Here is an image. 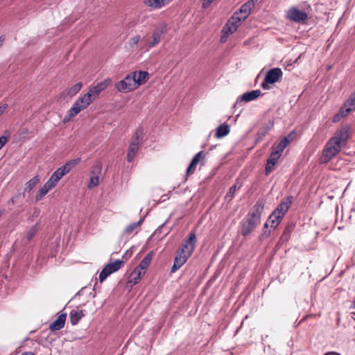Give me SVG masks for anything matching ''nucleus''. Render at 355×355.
Listing matches in <instances>:
<instances>
[{"label": "nucleus", "mask_w": 355, "mask_h": 355, "mask_svg": "<svg viewBox=\"0 0 355 355\" xmlns=\"http://www.w3.org/2000/svg\"><path fill=\"white\" fill-rule=\"evenodd\" d=\"M230 34H232V33L231 32V31H230L229 28L223 27V28L222 30V35H221V38H220L221 42H226L227 37H229V35Z\"/></svg>", "instance_id": "nucleus-34"}, {"label": "nucleus", "mask_w": 355, "mask_h": 355, "mask_svg": "<svg viewBox=\"0 0 355 355\" xmlns=\"http://www.w3.org/2000/svg\"><path fill=\"white\" fill-rule=\"evenodd\" d=\"M136 83L137 88L144 84L149 78V74L146 71H136L130 73Z\"/></svg>", "instance_id": "nucleus-15"}, {"label": "nucleus", "mask_w": 355, "mask_h": 355, "mask_svg": "<svg viewBox=\"0 0 355 355\" xmlns=\"http://www.w3.org/2000/svg\"><path fill=\"white\" fill-rule=\"evenodd\" d=\"M20 355H34V354L33 352H26L22 353Z\"/></svg>", "instance_id": "nucleus-44"}, {"label": "nucleus", "mask_w": 355, "mask_h": 355, "mask_svg": "<svg viewBox=\"0 0 355 355\" xmlns=\"http://www.w3.org/2000/svg\"><path fill=\"white\" fill-rule=\"evenodd\" d=\"M85 311L73 309L69 313V319L72 325H76L80 320L85 316Z\"/></svg>", "instance_id": "nucleus-22"}, {"label": "nucleus", "mask_w": 355, "mask_h": 355, "mask_svg": "<svg viewBox=\"0 0 355 355\" xmlns=\"http://www.w3.org/2000/svg\"><path fill=\"white\" fill-rule=\"evenodd\" d=\"M144 3L153 9H159L167 5L166 0H144Z\"/></svg>", "instance_id": "nucleus-27"}, {"label": "nucleus", "mask_w": 355, "mask_h": 355, "mask_svg": "<svg viewBox=\"0 0 355 355\" xmlns=\"http://www.w3.org/2000/svg\"><path fill=\"white\" fill-rule=\"evenodd\" d=\"M140 36L137 35L134 37H131L129 41V44L130 46H134L135 45L137 44L140 41Z\"/></svg>", "instance_id": "nucleus-38"}, {"label": "nucleus", "mask_w": 355, "mask_h": 355, "mask_svg": "<svg viewBox=\"0 0 355 355\" xmlns=\"http://www.w3.org/2000/svg\"><path fill=\"white\" fill-rule=\"evenodd\" d=\"M173 0H166V3L167 4L169 3L171 1H172Z\"/></svg>", "instance_id": "nucleus-46"}, {"label": "nucleus", "mask_w": 355, "mask_h": 355, "mask_svg": "<svg viewBox=\"0 0 355 355\" xmlns=\"http://www.w3.org/2000/svg\"><path fill=\"white\" fill-rule=\"evenodd\" d=\"M110 272L108 270V269L105 266L103 270H101V272H100L99 274V281L101 282H102L103 281H104L107 277V276H109L110 275Z\"/></svg>", "instance_id": "nucleus-37"}, {"label": "nucleus", "mask_w": 355, "mask_h": 355, "mask_svg": "<svg viewBox=\"0 0 355 355\" xmlns=\"http://www.w3.org/2000/svg\"><path fill=\"white\" fill-rule=\"evenodd\" d=\"M4 40H5V37L3 35L0 36V47L3 45Z\"/></svg>", "instance_id": "nucleus-43"}, {"label": "nucleus", "mask_w": 355, "mask_h": 355, "mask_svg": "<svg viewBox=\"0 0 355 355\" xmlns=\"http://www.w3.org/2000/svg\"><path fill=\"white\" fill-rule=\"evenodd\" d=\"M283 218V216L273 211L268 218L266 223L264 224V227H268L270 225L271 228L275 229L279 225Z\"/></svg>", "instance_id": "nucleus-17"}, {"label": "nucleus", "mask_w": 355, "mask_h": 355, "mask_svg": "<svg viewBox=\"0 0 355 355\" xmlns=\"http://www.w3.org/2000/svg\"><path fill=\"white\" fill-rule=\"evenodd\" d=\"M244 20L245 19H243L241 17L238 15V14L234 12L233 15L228 19L224 27L229 28L230 31H231V32L233 33L238 29V28L241 24V22Z\"/></svg>", "instance_id": "nucleus-14"}, {"label": "nucleus", "mask_w": 355, "mask_h": 355, "mask_svg": "<svg viewBox=\"0 0 355 355\" xmlns=\"http://www.w3.org/2000/svg\"><path fill=\"white\" fill-rule=\"evenodd\" d=\"M67 318V313H62L58 316L55 320H54L49 325V329L51 331H58L62 329L65 324Z\"/></svg>", "instance_id": "nucleus-18"}, {"label": "nucleus", "mask_w": 355, "mask_h": 355, "mask_svg": "<svg viewBox=\"0 0 355 355\" xmlns=\"http://www.w3.org/2000/svg\"><path fill=\"white\" fill-rule=\"evenodd\" d=\"M143 135V129L139 128L130 144L128 151L127 153V161L128 162H132L134 157L139 149L140 139Z\"/></svg>", "instance_id": "nucleus-7"}, {"label": "nucleus", "mask_w": 355, "mask_h": 355, "mask_svg": "<svg viewBox=\"0 0 355 355\" xmlns=\"http://www.w3.org/2000/svg\"><path fill=\"white\" fill-rule=\"evenodd\" d=\"M266 135V132H262L261 136H264Z\"/></svg>", "instance_id": "nucleus-48"}, {"label": "nucleus", "mask_w": 355, "mask_h": 355, "mask_svg": "<svg viewBox=\"0 0 355 355\" xmlns=\"http://www.w3.org/2000/svg\"><path fill=\"white\" fill-rule=\"evenodd\" d=\"M283 72L280 68L275 67L268 70L261 83V87L263 89H268L269 85L278 82L282 77Z\"/></svg>", "instance_id": "nucleus-6"}, {"label": "nucleus", "mask_w": 355, "mask_h": 355, "mask_svg": "<svg viewBox=\"0 0 355 355\" xmlns=\"http://www.w3.org/2000/svg\"><path fill=\"white\" fill-rule=\"evenodd\" d=\"M5 134H8V136L9 135V132L8 131H5Z\"/></svg>", "instance_id": "nucleus-47"}, {"label": "nucleus", "mask_w": 355, "mask_h": 355, "mask_svg": "<svg viewBox=\"0 0 355 355\" xmlns=\"http://www.w3.org/2000/svg\"><path fill=\"white\" fill-rule=\"evenodd\" d=\"M145 273L146 272L139 271V269L135 268L130 274L128 283L131 286L137 284Z\"/></svg>", "instance_id": "nucleus-23"}, {"label": "nucleus", "mask_w": 355, "mask_h": 355, "mask_svg": "<svg viewBox=\"0 0 355 355\" xmlns=\"http://www.w3.org/2000/svg\"><path fill=\"white\" fill-rule=\"evenodd\" d=\"M349 137L348 130L341 128L326 144L320 157L322 163H327L340 151Z\"/></svg>", "instance_id": "nucleus-1"}, {"label": "nucleus", "mask_w": 355, "mask_h": 355, "mask_svg": "<svg viewBox=\"0 0 355 355\" xmlns=\"http://www.w3.org/2000/svg\"><path fill=\"white\" fill-rule=\"evenodd\" d=\"M123 264V261L118 259L114 262L107 263L105 266V267L108 269V270L112 274V273L119 270Z\"/></svg>", "instance_id": "nucleus-29"}, {"label": "nucleus", "mask_w": 355, "mask_h": 355, "mask_svg": "<svg viewBox=\"0 0 355 355\" xmlns=\"http://www.w3.org/2000/svg\"><path fill=\"white\" fill-rule=\"evenodd\" d=\"M230 127L227 123H223L220 125L216 132V137L217 138H222L226 135H227L230 132Z\"/></svg>", "instance_id": "nucleus-28"}, {"label": "nucleus", "mask_w": 355, "mask_h": 355, "mask_svg": "<svg viewBox=\"0 0 355 355\" xmlns=\"http://www.w3.org/2000/svg\"><path fill=\"white\" fill-rule=\"evenodd\" d=\"M293 198V196H290L283 199L274 211L284 216L292 204Z\"/></svg>", "instance_id": "nucleus-16"}, {"label": "nucleus", "mask_w": 355, "mask_h": 355, "mask_svg": "<svg viewBox=\"0 0 355 355\" xmlns=\"http://www.w3.org/2000/svg\"><path fill=\"white\" fill-rule=\"evenodd\" d=\"M205 156L203 151H200L193 157L190 165L187 170V175H190L193 173L196 170L197 164L200 160Z\"/></svg>", "instance_id": "nucleus-21"}, {"label": "nucleus", "mask_w": 355, "mask_h": 355, "mask_svg": "<svg viewBox=\"0 0 355 355\" xmlns=\"http://www.w3.org/2000/svg\"><path fill=\"white\" fill-rule=\"evenodd\" d=\"M40 177L36 175L31 178L29 181H28L26 184V187L24 188L25 192H30L40 182Z\"/></svg>", "instance_id": "nucleus-30"}, {"label": "nucleus", "mask_w": 355, "mask_h": 355, "mask_svg": "<svg viewBox=\"0 0 355 355\" xmlns=\"http://www.w3.org/2000/svg\"><path fill=\"white\" fill-rule=\"evenodd\" d=\"M153 256V251L149 252L146 256L141 260L139 265L136 268L139 269V271L146 272L147 268L150 263Z\"/></svg>", "instance_id": "nucleus-26"}, {"label": "nucleus", "mask_w": 355, "mask_h": 355, "mask_svg": "<svg viewBox=\"0 0 355 355\" xmlns=\"http://www.w3.org/2000/svg\"><path fill=\"white\" fill-rule=\"evenodd\" d=\"M99 184V177L98 175H93L90 178L89 182L87 185L89 189H92Z\"/></svg>", "instance_id": "nucleus-33"}, {"label": "nucleus", "mask_w": 355, "mask_h": 355, "mask_svg": "<svg viewBox=\"0 0 355 355\" xmlns=\"http://www.w3.org/2000/svg\"><path fill=\"white\" fill-rule=\"evenodd\" d=\"M236 185L232 186L229 189L227 193L225 195V199L228 200H231L234 198V193L236 192Z\"/></svg>", "instance_id": "nucleus-36"}, {"label": "nucleus", "mask_w": 355, "mask_h": 355, "mask_svg": "<svg viewBox=\"0 0 355 355\" xmlns=\"http://www.w3.org/2000/svg\"><path fill=\"white\" fill-rule=\"evenodd\" d=\"M324 355H340V354L336 352H328L325 353Z\"/></svg>", "instance_id": "nucleus-41"}, {"label": "nucleus", "mask_w": 355, "mask_h": 355, "mask_svg": "<svg viewBox=\"0 0 355 355\" xmlns=\"http://www.w3.org/2000/svg\"><path fill=\"white\" fill-rule=\"evenodd\" d=\"M161 41V34L157 31L153 33V41L148 44L149 48H153Z\"/></svg>", "instance_id": "nucleus-31"}, {"label": "nucleus", "mask_w": 355, "mask_h": 355, "mask_svg": "<svg viewBox=\"0 0 355 355\" xmlns=\"http://www.w3.org/2000/svg\"><path fill=\"white\" fill-rule=\"evenodd\" d=\"M38 231L37 224L31 227L26 234L27 239L30 241Z\"/></svg>", "instance_id": "nucleus-35"}, {"label": "nucleus", "mask_w": 355, "mask_h": 355, "mask_svg": "<svg viewBox=\"0 0 355 355\" xmlns=\"http://www.w3.org/2000/svg\"><path fill=\"white\" fill-rule=\"evenodd\" d=\"M115 87L119 92L123 93H128L137 89L136 83H135L130 73L127 75L121 81L116 83Z\"/></svg>", "instance_id": "nucleus-9"}, {"label": "nucleus", "mask_w": 355, "mask_h": 355, "mask_svg": "<svg viewBox=\"0 0 355 355\" xmlns=\"http://www.w3.org/2000/svg\"><path fill=\"white\" fill-rule=\"evenodd\" d=\"M23 132H24V133H27L28 132V129L26 128V129L23 130Z\"/></svg>", "instance_id": "nucleus-45"}, {"label": "nucleus", "mask_w": 355, "mask_h": 355, "mask_svg": "<svg viewBox=\"0 0 355 355\" xmlns=\"http://www.w3.org/2000/svg\"><path fill=\"white\" fill-rule=\"evenodd\" d=\"M280 157L281 156L279 155L278 154L275 153L272 151L271 152L270 157L267 160L266 165V169H265L266 175H268L269 173H270V172L273 170L274 166L278 162Z\"/></svg>", "instance_id": "nucleus-19"}, {"label": "nucleus", "mask_w": 355, "mask_h": 355, "mask_svg": "<svg viewBox=\"0 0 355 355\" xmlns=\"http://www.w3.org/2000/svg\"><path fill=\"white\" fill-rule=\"evenodd\" d=\"M93 101L89 95L85 94L84 95L79 97L77 101L74 103L72 107L68 111L69 117H74L79 112L85 110Z\"/></svg>", "instance_id": "nucleus-5"}, {"label": "nucleus", "mask_w": 355, "mask_h": 355, "mask_svg": "<svg viewBox=\"0 0 355 355\" xmlns=\"http://www.w3.org/2000/svg\"><path fill=\"white\" fill-rule=\"evenodd\" d=\"M289 143L290 140L288 139V137H285L277 145L273 146L272 151L282 156V153L289 144Z\"/></svg>", "instance_id": "nucleus-25"}, {"label": "nucleus", "mask_w": 355, "mask_h": 355, "mask_svg": "<svg viewBox=\"0 0 355 355\" xmlns=\"http://www.w3.org/2000/svg\"><path fill=\"white\" fill-rule=\"evenodd\" d=\"M97 170H98V171H101V167H98V168H97Z\"/></svg>", "instance_id": "nucleus-49"}, {"label": "nucleus", "mask_w": 355, "mask_h": 355, "mask_svg": "<svg viewBox=\"0 0 355 355\" xmlns=\"http://www.w3.org/2000/svg\"><path fill=\"white\" fill-rule=\"evenodd\" d=\"M71 118V117H69V114H67V115L64 117L63 122L67 123V122L69 121Z\"/></svg>", "instance_id": "nucleus-42"}, {"label": "nucleus", "mask_w": 355, "mask_h": 355, "mask_svg": "<svg viewBox=\"0 0 355 355\" xmlns=\"http://www.w3.org/2000/svg\"><path fill=\"white\" fill-rule=\"evenodd\" d=\"M143 219L139 220L137 223H133L128 225L125 230L128 234H131L137 227H138L143 222Z\"/></svg>", "instance_id": "nucleus-32"}, {"label": "nucleus", "mask_w": 355, "mask_h": 355, "mask_svg": "<svg viewBox=\"0 0 355 355\" xmlns=\"http://www.w3.org/2000/svg\"><path fill=\"white\" fill-rule=\"evenodd\" d=\"M8 108V104H3L0 106V116L4 112V111Z\"/></svg>", "instance_id": "nucleus-40"}, {"label": "nucleus", "mask_w": 355, "mask_h": 355, "mask_svg": "<svg viewBox=\"0 0 355 355\" xmlns=\"http://www.w3.org/2000/svg\"><path fill=\"white\" fill-rule=\"evenodd\" d=\"M261 94V92L259 89L245 92L237 98L236 105L241 102H250L254 101L257 99Z\"/></svg>", "instance_id": "nucleus-13"}, {"label": "nucleus", "mask_w": 355, "mask_h": 355, "mask_svg": "<svg viewBox=\"0 0 355 355\" xmlns=\"http://www.w3.org/2000/svg\"><path fill=\"white\" fill-rule=\"evenodd\" d=\"M55 187V184L49 179V180L39 190L38 193L35 196V200L37 201L41 200L46 194Z\"/></svg>", "instance_id": "nucleus-20"}, {"label": "nucleus", "mask_w": 355, "mask_h": 355, "mask_svg": "<svg viewBox=\"0 0 355 355\" xmlns=\"http://www.w3.org/2000/svg\"><path fill=\"white\" fill-rule=\"evenodd\" d=\"M258 0H249L243 4L239 8V11L235 12L236 14H238L240 17H242L243 19H246L248 17L251 13L252 8H254L255 3Z\"/></svg>", "instance_id": "nucleus-12"}, {"label": "nucleus", "mask_w": 355, "mask_h": 355, "mask_svg": "<svg viewBox=\"0 0 355 355\" xmlns=\"http://www.w3.org/2000/svg\"><path fill=\"white\" fill-rule=\"evenodd\" d=\"M79 162V158L69 160L65 164L59 167L55 171H54L49 180H51L56 186L58 181L67 174Z\"/></svg>", "instance_id": "nucleus-4"}, {"label": "nucleus", "mask_w": 355, "mask_h": 355, "mask_svg": "<svg viewBox=\"0 0 355 355\" xmlns=\"http://www.w3.org/2000/svg\"><path fill=\"white\" fill-rule=\"evenodd\" d=\"M110 83V79H105L104 80L98 83L95 86L91 87L86 94L89 95V97L91 98V100L94 101L99 96L101 92L105 90Z\"/></svg>", "instance_id": "nucleus-10"}, {"label": "nucleus", "mask_w": 355, "mask_h": 355, "mask_svg": "<svg viewBox=\"0 0 355 355\" xmlns=\"http://www.w3.org/2000/svg\"><path fill=\"white\" fill-rule=\"evenodd\" d=\"M8 142V136L2 135L0 137V150Z\"/></svg>", "instance_id": "nucleus-39"}, {"label": "nucleus", "mask_w": 355, "mask_h": 355, "mask_svg": "<svg viewBox=\"0 0 355 355\" xmlns=\"http://www.w3.org/2000/svg\"><path fill=\"white\" fill-rule=\"evenodd\" d=\"M82 87H83V83L81 82H78V83H76L75 85H73V86L67 88L64 91V96L72 97V96H75L76 94H78L80 92V90L82 89Z\"/></svg>", "instance_id": "nucleus-24"}, {"label": "nucleus", "mask_w": 355, "mask_h": 355, "mask_svg": "<svg viewBox=\"0 0 355 355\" xmlns=\"http://www.w3.org/2000/svg\"><path fill=\"white\" fill-rule=\"evenodd\" d=\"M287 17L295 22H301L305 21L307 17V13L304 10H300L296 7H293L287 11Z\"/></svg>", "instance_id": "nucleus-11"}, {"label": "nucleus", "mask_w": 355, "mask_h": 355, "mask_svg": "<svg viewBox=\"0 0 355 355\" xmlns=\"http://www.w3.org/2000/svg\"><path fill=\"white\" fill-rule=\"evenodd\" d=\"M196 241V233L191 232L188 239L182 243L180 248L177 251L173 265L171 268V272H175L187 262L194 250Z\"/></svg>", "instance_id": "nucleus-3"}, {"label": "nucleus", "mask_w": 355, "mask_h": 355, "mask_svg": "<svg viewBox=\"0 0 355 355\" xmlns=\"http://www.w3.org/2000/svg\"><path fill=\"white\" fill-rule=\"evenodd\" d=\"M355 110V92L352 94L347 101L341 107L339 112L334 117L333 121L338 122L340 118L348 115L352 111Z\"/></svg>", "instance_id": "nucleus-8"}, {"label": "nucleus", "mask_w": 355, "mask_h": 355, "mask_svg": "<svg viewBox=\"0 0 355 355\" xmlns=\"http://www.w3.org/2000/svg\"><path fill=\"white\" fill-rule=\"evenodd\" d=\"M264 206L265 202L263 200H257L245 218L242 220L241 234L243 236L248 235L260 223L261 216Z\"/></svg>", "instance_id": "nucleus-2"}]
</instances>
